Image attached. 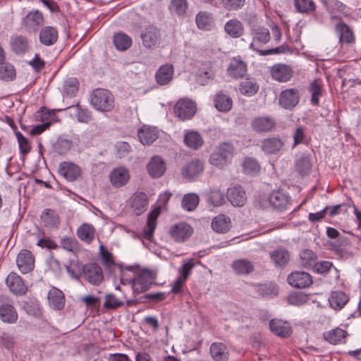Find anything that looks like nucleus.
<instances>
[{"label":"nucleus","instance_id":"1","mask_svg":"<svg viewBox=\"0 0 361 361\" xmlns=\"http://www.w3.org/2000/svg\"><path fill=\"white\" fill-rule=\"evenodd\" d=\"M90 103L92 108L99 112L111 111L115 106V99L112 93L104 88H97L92 90Z\"/></svg>","mask_w":361,"mask_h":361},{"label":"nucleus","instance_id":"2","mask_svg":"<svg viewBox=\"0 0 361 361\" xmlns=\"http://www.w3.org/2000/svg\"><path fill=\"white\" fill-rule=\"evenodd\" d=\"M234 152L235 147L231 142H221L211 154L209 161L212 165L223 169L231 161Z\"/></svg>","mask_w":361,"mask_h":361},{"label":"nucleus","instance_id":"3","mask_svg":"<svg viewBox=\"0 0 361 361\" xmlns=\"http://www.w3.org/2000/svg\"><path fill=\"white\" fill-rule=\"evenodd\" d=\"M153 278L149 270H143L136 277L130 279L121 277L122 284H131L135 293H140L147 290L152 284Z\"/></svg>","mask_w":361,"mask_h":361},{"label":"nucleus","instance_id":"4","mask_svg":"<svg viewBox=\"0 0 361 361\" xmlns=\"http://www.w3.org/2000/svg\"><path fill=\"white\" fill-rule=\"evenodd\" d=\"M168 233L174 242L182 243L190 238L193 233V228L189 224L180 221L173 224Z\"/></svg>","mask_w":361,"mask_h":361},{"label":"nucleus","instance_id":"5","mask_svg":"<svg viewBox=\"0 0 361 361\" xmlns=\"http://www.w3.org/2000/svg\"><path fill=\"white\" fill-rule=\"evenodd\" d=\"M18 314L13 302L7 297L0 295V319L6 324H15Z\"/></svg>","mask_w":361,"mask_h":361},{"label":"nucleus","instance_id":"6","mask_svg":"<svg viewBox=\"0 0 361 361\" xmlns=\"http://www.w3.org/2000/svg\"><path fill=\"white\" fill-rule=\"evenodd\" d=\"M195 111V103L188 98L179 99L173 109L175 116L182 121L191 119Z\"/></svg>","mask_w":361,"mask_h":361},{"label":"nucleus","instance_id":"7","mask_svg":"<svg viewBox=\"0 0 361 361\" xmlns=\"http://www.w3.org/2000/svg\"><path fill=\"white\" fill-rule=\"evenodd\" d=\"M300 94L297 88H287L281 92L279 104L284 109L292 111L299 103Z\"/></svg>","mask_w":361,"mask_h":361},{"label":"nucleus","instance_id":"8","mask_svg":"<svg viewBox=\"0 0 361 361\" xmlns=\"http://www.w3.org/2000/svg\"><path fill=\"white\" fill-rule=\"evenodd\" d=\"M45 20L43 13L37 10H32L22 18L21 24L27 31H36L44 24Z\"/></svg>","mask_w":361,"mask_h":361},{"label":"nucleus","instance_id":"9","mask_svg":"<svg viewBox=\"0 0 361 361\" xmlns=\"http://www.w3.org/2000/svg\"><path fill=\"white\" fill-rule=\"evenodd\" d=\"M82 274L86 281L94 286L99 285L104 279L102 267L94 262L83 265Z\"/></svg>","mask_w":361,"mask_h":361},{"label":"nucleus","instance_id":"10","mask_svg":"<svg viewBox=\"0 0 361 361\" xmlns=\"http://www.w3.org/2000/svg\"><path fill=\"white\" fill-rule=\"evenodd\" d=\"M271 78L279 82H287L293 75V70L289 65L285 63H275L269 71Z\"/></svg>","mask_w":361,"mask_h":361},{"label":"nucleus","instance_id":"11","mask_svg":"<svg viewBox=\"0 0 361 361\" xmlns=\"http://www.w3.org/2000/svg\"><path fill=\"white\" fill-rule=\"evenodd\" d=\"M142 45L147 49H154L161 38L159 30L153 25L147 26L140 35Z\"/></svg>","mask_w":361,"mask_h":361},{"label":"nucleus","instance_id":"12","mask_svg":"<svg viewBox=\"0 0 361 361\" xmlns=\"http://www.w3.org/2000/svg\"><path fill=\"white\" fill-rule=\"evenodd\" d=\"M290 197L283 190H273L269 196V202L271 206L279 211L287 209L290 204Z\"/></svg>","mask_w":361,"mask_h":361},{"label":"nucleus","instance_id":"13","mask_svg":"<svg viewBox=\"0 0 361 361\" xmlns=\"http://www.w3.org/2000/svg\"><path fill=\"white\" fill-rule=\"evenodd\" d=\"M288 283L295 288H308L312 284V276L305 271H293L287 278Z\"/></svg>","mask_w":361,"mask_h":361},{"label":"nucleus","instance_id":"14","mask_svg":"<svg viewBox=\"0 0 361 361\" xmlns=\"http://www.w3.org/2000/svg\"><path fill=\"white\" fill-rule=\"evenodd\" d=\"M10 49L18 56H23L30 50V42L27 37L23 35H16L11 37Z\"/></svg>","mask_w":361,"mask_h":361},{"label":"nucleus","instance_id":"15","mask_svg":"<svg viewBox=\"0 0 361 361\" xmlns=\"http://www.w3.org/2000/svg\"><path fill=\"white\" fill-rule=\"evenodd\" d=\"M250 126L252 129L258 133L272 132L276 128V121L269 116H258L254 118Z\"/></svg>","mask_w":361,"mask_h":361},{"label":"nucleus","instance_id":"16","mask_svg":"<svg viewBox=\"0 0 361 361\" xmlns=\"http://www.w3.org/2000/svg\"><path fill=\"white\" fill-rule=\"evenodd\" d=\"M284 141L279 136L269 137L261 141V149L266 154H277L283 150Z\"/></svg>","mask_w":361,"mask_h":361},{"label":"nucleus","instance_id":"17","mask_svg":"<svg viewBox=\"0 0 361 361\" xmlns=\"http://www.w3.org/2000/svg\"><path fill=\"white\" fill-rule=\"evenodd\" d=\"M58 173L70 182L76 180L81 175L80 168L71 161H62L59 164Z\"/></svg>","mask_w":361,"mask_h":361},{"label":"nucleus","instance_id":"18","mask_svg":"<svg viewBox=\"0 0 361 361\" xmlns=\"http://www.w3.org/2000/svg\"><path fill=\"white\" fill-rule=\"evenodd\" d=\"M16 264L23 274H27L35 267V257L28 250H22L17 255Z\"/></svg>","mask_w":361,"mask_h":361},{"label":"nucleus","instance_id":"19","mask_svg":"<svg viewBox=\"0 0 361 361\" xmlns=\"http://www.w3.org/2000/svg\"><path fill=\"white\" fill-rule=\"evenodd\" d=\"M130 178L128 170L123 166L113 169L109 174L110 183L116 188L125 186Z\"/></svg>","mask_w":361,"mask_h":361},{"label":"nucleus","instance_id":"20","mask_svg":"<svg viewBox=\"0 0 361 361\" xmlns=\"http://www.w3.org/2000/svg\"><path fill=\"white\" fill-rule=\"evenodd\" d=\"M148 174L153 178L161 177L166 170V164L165 161L160 156L152 157L146 166Z\"/></svg>","mask_w":361,"mask_h":361},{"label":"nucleus","instance_id":"21","mask_svg":"<svg viewBox=\"0 0 361 361\" xmlns=\"http://www.w3.org/2000/svg\"><path fill=\"white\" fill-rule=\"evenodd\" d=\"M6 283L10 291L16 295H23L27 290L22 278L13 272L6 277Z\"/></svg>","mask_w":361,"mask_h":361},{"label":"nucleus","instance_id":"22","mask_svg":"<svg viewBox=\"0 0 361 361\" xmlns=\"http://www.w3.org/2000/svg\"><path fill=\"white\" fill-rule=\"evenodd\" d=\"M226 197L234 207H243L247 201L245 191L240 185H234L228 189Z\"/></svg>","mask_w":361,"mask_h":361},{"label":"nucleus","instance_id":"23","mask_svg":"<svg viewBox=\"0 0 361 361\" xmlns=\"http://www.w3.org/2000/svg\"><path fill=\"white\" fill-rule=\"evenodd\" d=\"M173 75V66L171 63L163 64L155 73V81L159 85H166L172 81Z\"/></svg>","mask_w":361,"mask_h":361},{"label":"nucleus","instance_id":"24","mask_svg":"<svg viewBox=\"0 0 361 361\" xmlns=\"http://www.w3.org/2000/svg\"><path fill=\"white\" fill-rule=\"evenodd\" d=\"M269 329L273 334L281 338H287L292 334V328L290 324L282 319H271Z\"/></svg>","mask_w":361,"mask_h":361},{"label":"nucleus","instance_id":"25","mask_svg":"<svg viewBox=\"0 0 361 361\" xmlns=\"http://www.w3.org/2000/svg\"><path fill=\"white\" fill-rule=\"evenodd\" d=\"M247 71V64L245 61L233 58L228 66L227 73L233 79H239L246 75Z\"/></svg>","mask_w":361,"mask_h":361},{"label":"nucleus","instance_id":"26","mask_svg":"<svg viewBox=\"0 0 361 361\" xmlns=\"http://www.w3.org/2000/svg\"><path fill=\"white\" fill-rule=\"evenodd\" d=\"M209 353L214 361H228L229 360V350L224 343H212L209 347Z\"/></svg>","mask_w":361,"mask_h":361},{"label":"nucleus","instance_id":"27","mask_svg":"<svg viewBox=\"0 0 361 361\" xmlns=\"http://www.w3.org/2000/svg\"><path fill=\"white\" fill-rule=\"evenodd\" d=\"M148 197L144 192H135L131 200V208L137 216L143 214L148 208Z\"/></svg>","mask_w":361,"mask_h":361},{"label":"nucleus","instance_id":"28","mask_svg":"<svg viewBox=\"0 0 361 361\" xmlns=\"http://www.w3.org/2000/svg\"><path fill=\"white\" fill-rule=\"evenodd\" d=\"M59 32L56 27L52 26L43 27L39 34V39L44 46L54 45L58 40Z\"/></svg>","mask_w":361,"mask_h":361},{"label":"nucleus","instance_id":"29","mask_svg":"<svg viewBox=\"0 0 361 361\" xmlns=\"http://www.w3.org/2000/svg\"><path fill=\"white\" fill-rule=\"evenodd\" d=\"M49 306L54 310H61L66 302L64 293L57 288L52 287L47 295Z\"/></svg>","mask_w":361,"mask_h":361},{"label":"nucleus","instance_id":"30","mask_svg":"<svg viewBox=\"0 0 361 361\" xmlns=\"http://www.w3.org/2000/svg\"><path fill=\"white\" fill-rule=\"evenodd\" d=\"M213 103L215 108L220 112H228L233 106V100L230 96L223 91H219L214 97Z\"/></svg>","mask_w":361,"mask_h":361},{"label":"nucleus","instance_id":"31","mask_svg":"<svg viewBox=\"0 0 361 361\" xmlns=\"http://www.w3.org/2000/svg\"><path fill=\"white\" fill-rule=\"evenodd\" d=\"M159 214L160 209L156 208L151 211L147 216V226L143 229L142 235L143 237L149 241H152L153 238L154 232L157 226V219Z\"/></svg>","mask_w":361,"mask_h":361},{"label":"nucleus","instance_id":"32","mask_svg":"<svg viewBox=\"0 0 361 361\" xmlns=\"http://www.w3.org/2000/svg\"><path fill=\"white\" fill-rule=\"evenodd\" d=\"M137 136L143 145H151L158 138V131L155 127L144 125L137 131Z\"/></svg>","mask_w":361,"mask_h":361},{"label":"nucleus","instance_id":"33","mask_svg":"<svg viewBox=\"0 0 361 361\" xmlns=\"http://www.w3.org/2000/svg\"><path fill=\"white\" fill-rule=\"evenodd\" d=\"M312 169V161L309 154H302L295 161V171L301 176H308Z\"/></svg>","mask_w":361,"mask_h":361},{"label":"nucleus","instance_id":"34","mask_svg":"<svg viewBox=\"0 0 361 361\" xmlns=\"http://www.w3.org/2000/svg\"><path fill=\"white\" fill-rule=\"evenodd\" d=\"M349 301V296L341 290H334L329 298L330 307L335 310H341Z\"/></svg>","mask_w":361,"mask_h":361},{"label":"nucleus","instance_id":"35","mask_svg":"<svg viewBox=\"0 0 361 361\" xmlns=\"http://www.w3.org/2000/svg\"><path fill=\"white\" fill-rule=\"evenodd\" d=\"M347 336V331L338 327L325 331L323 334L324 340L334 345L345 343Z\"/></svg>","mask_w":361,"mask_h":361},{"label":"nucleus","instance_id":"36","mask_svg":"<svg viewBox=\"0 0 361 361\" xmlns=\"http://www.w3.org/2000/svg\"><path fill=\"white\" fill-rule=\"evenodd\" d=\"M335 30L339 35L341 43L351 44L355 42L353 31L346 23L343 22L337 23Z\"/></svg>","mask_w":361,"mask_h":361},{"label":"nucleus","instance_id":"37","mask_svg":"<svg viewBox=\"0 0 361 361\" xmlns=\"http://www.w3.org/2000/svg\"><path fill=\"white\" fill-rule=\"evenodd\" d=\"M76 234L81 241L90 244L94 240L96 230L92 224L84 223L78 228Z\"/></svg>","mask_w":361,"mask_h":361},{"label":"nucleus","instance_id":"38","mask_svg":"<svg viewBox=\"0 0 361 361\" xmlns=\"http://www.w3.org/2000/svg\"><path fill=\"white\" fill-rule=\"evenodd\" d=\"M231 224V219L228 216L219 214L212 219L211 226L215 232L225 233L230 230Z\"/></svg>","mask_w":361,"mask_h":361},{"label":"nucleus","instance_id":"39","mask_svg":"<svg viewBox=\"0 0 361 361\" xmlns=\"http://www.w3.org/2000/svg\"><path fill=\"white\" fill-rule=\"evenodd\" d=\"M185 145L194 150L199 149L204 144V140L202 135L195 130H190L185 133L184 135Z\"/></svg>","mask_w":361,"mask_h":361},{"label":"nucleus","instance_id":"40","mask_svg":"<svg viewBox=\"0 0 361 361\" xmlns=\"http://www.w3.org/2000/svg\"><path fill=\"white\" fill-rule=\"evenodd\" d=\"M295 11L302 15H312L317 9L314 0H292Z\"/></svg>","mask_w":361,"mask_h":361},{"label":"nucleus","instance_id":"41","mask_svg":"<svg viewBox=\"0 0 361 361\" xmlns=\"http://www.w3.org/2000/svg\"><path fill=\"white\" fill-rule=\"evenodd\" d=\"M231 267L238 275H248L253 272L255 269L254 264L247 259L234 261L231 264Z\"/></svg>","mask_w":361,"mask_h":361},{"label":"nucleus","instance_id":"42","mask_svg":"<svg viewBox=\"0 0 361 361\" xmlns=\"http://www.w3.org/2000/svg\"><path fill=\"white\" fill-rule=\"evenodd\" d=\"M259 86L255 79L247 78L241 81L239 84V92L246 96L252 97L255 95L259 90Z\"/></svg>","mask_w":361,"mask_h":361},{"label":"nucleus","instance_id":"43","mask_svg":"<svg viewBox=\"0 0 361 361\" xmlns=\"http://www.w3.org/2000/svg\"><path fill=\"white\" fill-rule=\"evenodd\" d=\"M225 32L233 38H238L244 33V27L241 22L237 19H231L224 25Z\"/></svg>","mask_w":361,"mask_h":361},{"label":"nucleus","instance_id":"44","mask_svg":"<svg viewBox=\"0 0 361 361\" xmlns=\"http://www.w3.org/2000/svg\"><path fill=\"white\" fill-rule=\"evenodd\" d=\"M204 165L202 161L195 159L188 163L182 171L184 177L192 178L203 171Z\"/></svg>","mask_w":361,"mask_h":361},{"label":"nucleus","instance_id":"45","mask_svg":"<svg viewBox=\"0 0 361 361\" xmlns=\"http://www.w3.org/2000/svg\"><path fill=\"white\" fill-rule=\"evenodd\" d=\"M41 219L45 227L57 228L59 224V217L56 212L51 209H45L41 215Z\"/></svg>","mask_w":361,"mask_h":361},{"label":"nucleus","instance_id":"46","mask_svg":"<svg viewBox=\"0 0 361 361\" xmlns=\"http://www.w3.org/2000/svg\"><path fill=\"white\" fill-rule=\"evenodd\" d=\"M317 261V255L311 250H303L300 254V265L305 269H312Z\"/></svg>","mask_w":361,"mask_h":361},{"label":"nucleus","instance_id":"47","mask_svg":"<svg viewBox=\"0 0 361 361\" xmlns=\"http://www.w3.org/2000/svg\"><path fill=\"white\" fill-rule=\"evenodd\" d=\"M16 78V71L14 66L4 61L0 63V79L4 81H13Z\"/></svg>","mask_w":361,"mask_h":361},{"label":"nucleus","instance_id":"48","mask_svg":"<svg viewBox=\"0 0 361 361\" xmlns=\"http://www.w3.org/2000/svg\"><path fill=\"white\" fill-rule=\"evenodd\" d=\"M271 259L276 267H285L290 260L289 252L284 249H278L270 255Z\"/></svg>","mask_w":361,"mask_h":361},{"label":"nucleus","instance_id":"49","mask_svg":"<svg viewBox=\"0 0 361 361\" xmlns=\"http://www.w3.org/2000/svg\"><path fill=\"white\" fill-rule=\"evenodd\" d=\"M308 91L311 94V103L314 106H319V99L323 94L322 85L318 80H314L310 82Z\"/></svg>","mask_w":361,"mask_h":361},{"label":"nucleus","instance_id":"50","mask_svg":"<svg viewBox=\"0 0 361 361\" xmlns=\"http://www.w3.org/2000/svg\"><path fill=\"white\" fill-rule=\"evenodd\" d=\"M113 42L118 50L125 51L132 45V39L123 32H118L114 35Z\"/></svg>","mask_w":361,"mask_h":361},{"label":"nucleus","instance_id":"51","mask_svg":"<svg viewBox=\"0 0 361 361\" xmlns=\"http://www.w3.org/2000/svg\"><path fill=\"white\" fill-rule=\"evenodd\" d=\"M69 108L75 109V116L78 122L88 123L89 122H90L92 121V112L88 108L83 107L82 106H81L79 104L73 105V106H70Z\"/></svg>","mask_w":361,"mask_h":361},{"label":"nucleus","instance_id":"52","mask_svg":"<svg viewBox=\"0 0 361 361\" xmlns=\"http://www.w3.org/2000/svg\"><path fill=\"white\" fill-rule=\"evenodd\" d=\"M73 142L71 140L59 137L52 145L53 152L59 154L64 155L71 149Z\"/></svg>","mask_w":361,"mask_h":361},{"label":"nucleus","instance_id":"53","mask_svg":"<svg viewBox=\"0 0 361 361\" xmlns=\"http://www.w3.org/2000/svg\"><path fill=\"white\" fill-rule=\"evenodd\" d=\"M243 171L245 173L254 175L260 170V166L256 159L245 157L242 162Z\"/></svg>","mask_w":361,"mask_h":361},{"label":"nucleus","instance_id":"54","mask_svg":"<svg viewBox=\"0 0 361 361\" xmlns=\"http://www.w3.org/2000/svg\"><path fill=\"white\" fill-rule=\"evenodd\" d=\"M199 203V196L195 193L185 195L181 201L183 209L191 212L196 209Z\"/></svg>","mask_w":361,"mask_h":361},{"label":"nucleus","instance_id":"55","mask_svg":"<svg viewBox=\"0 0 361 361\" xmlns=\"http://www.w3.org/2000/svg\"><path fill=\"white\" fill-rule=\"evenodd\" d=\"M79 82L76 78H69L63 85L64 94L68 97H75L78 91Z\"/></svg>","mask_w":361,"mask_h":361},{"label":"nucleus","instance_id":"56","mask_svg":"<svg viewBox=\"0 0 361 361\" xmlns=\"http://www.w3.org/2000/svg\"><path fill=\"white\" fill-rule=\"evenodd\" d=\"M188 4L187 0H171L169 9L172 13L183 16L186 13Z\"/></svg>","mask_w":361,"mask_h":361},{"label":"nucleus","instance_id":"57","mask_svg":"<svg viewBox=\"0 0 361 361\" xmlns=\"http://www.w3.org/2000/svg\"><path fill=\"white\" fill-rule=\"evenodd\" d=\"M55 117L56 111L49 110L45 106H42L35 114L36 120L42 121V123L51 122L52 123Z\"/></svg>","mask_w":361,"mask_h":361},{"label":"nucleus","instance_id":"58","mask_svg":"<svg viewBox=\"0 0 361 361\" xmlns=\"http://www.w3.org/2000/svg\"><path fill=\"white\" fill-rule=\"evenodd\" d=\"M252 42L255 44L256 42L261 44H267L270 40V32L266 27H259L252 30Z\"/></svg>","mask_w":361,"mask_h":361},{"label":"nucleus","instance_id":"59","mask_svg":"<svg viewBox=\"0 0 361 361\" xmlns=\"http://www.w3.org/2000/svg\"><path fill=\"white\" fill-rule=\"evenodd\" d=\"M257 293L262 297L276 296L278 295V288L273 283L260 284L257 288Z\"/></svg>","mask_w":361,"mask_h":361},{"label":"nucleus","instance_id":"60","mask_svg":"<svg viewBox=\"0 0 361 361\" xmlns=\"http://www.w3.org/2000/svg\"><path fill=\"white\" fill-rule=\"evenodd\" d=\"M208 202L214 207H219L225 202V195L220 190H211L208 195Z\"/></svg>","mask_w":361,"mask_h":361},{"label":"nucleus","instance_id":"61","mask_svg":"<svg viewBox=\"0 0 361 361\" xmlns=\"http://www.w3.org/2000/svg\"><path fill=\"white\" fill-rule=\"evenodd\" d=\"M309 300L307 294L301 292H295L288 296V302L295 306H302Z\"/></svg>","mask_w":361,"mask_h":361},{"label":"nucleus","instance_id":"62","mask_svg":"<svg viewBox=\"0 0 361 361\" xmlns=\"http://www.w3.org/2000/svg\"><path fill=\"white\" fill-rule=\"evenodd\" d=\"M15 135L18 142L20 153L23 156L27 155L31 150L29 140L19 131H16Z\"/></svg>","mask_w":361,"mask_h":361},{"label":"nucleus","instance_id":"63","mask_svg":"<svg viewBox=\"0 0 361 361\" xmlns=\"http://www.w3.org/2000/svg\"><path fill=\"white\" fill-rule=\"evenodd\" d=\"M197 26L201 30H207L212 23L211 14L200 11L195 18Z\"/></svg>","mask_w":361,"mask_h":361},{"label":"nucleus","instance_id":"64","mask_svg":"<svg viewBox=\"0 0 361 361\" xmlns=\"http://www.w3.org/2000/svg\"><path fill=\"white\" fill-rule=\"evenodd\" d=\"M82 267L78 260H71L66 265L67 272L74 279H78L82 274Z\"/></svg>","mask_w":361,"mask_h":361}]
</instances>
